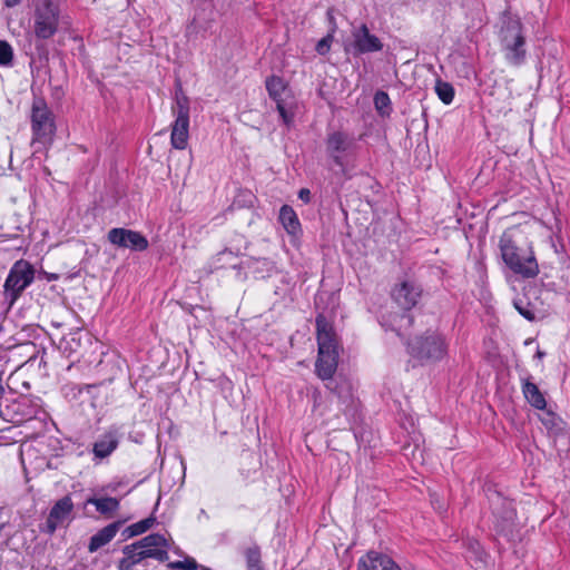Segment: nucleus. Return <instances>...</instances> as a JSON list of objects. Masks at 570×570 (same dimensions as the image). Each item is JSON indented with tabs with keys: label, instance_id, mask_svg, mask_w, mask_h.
<instances>
[{
	"label": "nucleus",
	"instance_id": "1",
	"mask_svg": "<svg viewBox=\"0 0 570 570\" xmlns=\"http://www.w3.org/2000/svg\"><path fill=\"white\" fill-rule=\"evenodd\" d=\"M422 287L415 281L405 279L395 284L391 292L392 299L403 309V314L396 315L393 320V330L399 336L413 325V316L409 313L415 307L422 296Z\"/></svg>",
	"mask_w": 570,
	"mask_h": 570
},
{
	"label": "nucleus",
	"instance_id": "2",
	"mask_svg": "<svg viewBox=\"0 0 570 570\" xmlns=\"http://www.w3.org/2000/svg\"><path fill=\"white\" fill-rule=\"evenodd\" d=\"M501 45L505 60L512 66L525 61L527 48L523 26L518 18L509 17L501 29Z\"/></svg>",
	"mask_w": 570,
	"mask_h": 570
},
{
	"label": "nucleus",
	"instance_id": "3",
	"mask_svg": "<svg viewBox=\"0 0 570 570\" xmlns=\"http://www.w3.org/2000/svg\"><path fill=\"white\" fill-rule=\"evenodd\" d=\"M407 352L422 364L435 363L446 355L448 343L442 334L428 331L407 343Z\"/></svg>",
	"mask_w": 570,
	"mask_h": 570
},
{
	"label": "nucleus",
	"instance_id": "4",
	"mask_svg": "<svg viewBox=\"0 0 570 570\" xmlns=\"http://www.w3.org/2000/svg\"><path fill=\"white\" fill-rule=\"evenodd\" d=\"M171 110L176 119L171 128L170 142L174 148L183 150L187 147L189 136V99L180 83L176 87Z\"/></svg>",
	"mask_w": 570,
	"mask_h": 570
},
{
	"label": "nucleus",
	"instance_id": "5",
	"mask_svg": "<svg viewBox=\"0 0 570 570\" xmlns=\"http://www.w3.org/2000/svg\"><path fill=\"white\" fill-rule=\"evenodd\" d=\"M266 89L269 97L275 101L283 122L289 127L294 121L297 107L296 99L291 89L281 77L276 76L266 79Z\"/></svg>",
	"mask_w": 570,
	"mask_h": 570
},
{
	"label": "nucleus",
	"instance_id": "6",
	"mask_svg": "<svg viewBox=\"0 0 570 570\" xmlns=\"http://www.w3.org/2000/svg\"><path fill=\"white\" fill-rule=\"evenodd\" d=\"M33 279L35 268L29 262L20 259L12 265L3 285L4 298L9 306L16 303Z\"/></svg>",
	"mask_w": 570,
	"mask_h": 570
},
{
	"label": "nucleus",
	"instance_id": "7",
	"mask_svg": "<svg viewBox=\"0 0 570 570\" xmlns=\"http://www.w3.org/2000/svg\"><path fill=\"white\" fill-rule=\"evenodd\" d=\"M542 288L535 284H527L522 292L513 298L518 313L529 322L544 317L546 308L541 298Z\"/></svg>",
	"mask_w": 570,
	"mask_h": 570
},
{
	"label": "nucleus",
	"instance_id": "8",
	"mask_svg": "<svg viewBox=\"0 0 570 570\" xmlns=\"http://www.w3.org/2000/svg\"><path fill=\"white\" fill-rule=\"evenodd\" d=\"M500 249L504 263L514 273L523 277H534L538 274L539 268L534 256H521L512 239L505 235L500 240Z\"/></svg>",
	"mask_w": 570,
	"mask_h": 570
},
{
	"label": "nucleus",
	"instance_id": "9",
	"mask_svg": "<svg viewBox=\"0 0 570 570\" xmlns=\"http://www.w3.org/2000/svg\"><path fill=\"white\" fill-rule=\"evenodd\" d=\"M59 9L51 0H40L35 9L33 31L39 39L51 38L58 29Z\"/></svg>",
	"mask_w": 570,
	"mask_h": 570
},
{
	"label": "nucleus",
	"instance_id": "10",
	"mask_svg": "<svg viewBox=\"0 0 570 570\" xmlns=\"http://www.w3.org/2000/svg\"><path fill=\"white\" fill-rule=\"evenodd\" d=\"M488 498L492 513L495 518V528L504 535L510 534L515 519V511L512 507V502L503 498L497 491H491Z\"/></svg>",
	"mask_w": 570,
	"mask_h": 570
},
{
	"label": "nucleus",
	"instance_id": "11",
	"mask_svg": "<svg viewBox=\"0 0 570 570\" xmlns=\"http://www.w3.org/2000/svg\"><path fill=\"white\" fill-rule=\"evenodd\" d=\"M124 557L118 561V570H132L137 564L147 558H153L159 562L168 560L169 556L165 549L139 550L134 543L122 548Z\"/></svg>",
	"mask_w": 570,
	"mask_h": 570
},
{
	"label": "nucleus",
	"instance_id": "12",
	"mask_svg": "<svg viewBox=\"0 0 570 570\" xmlns=\"http://www.w3.org/2000/svg\"><path fill=\"white\" fill-rule=\"evenodd\" d=\"M31 124L38 139L48 138L55 131L52 112L42 98H35L32 102Z\"/></svg>",
	"mask_w": 570,
	"mask_h": 570
},
{
	"label": "nucleus",
	"instance_id": "13",
	"mask_svg": "<svg viewBox=\"0 0 570 570\" xmlns=\"http://www.w3.org/2000/svg\"><path fill=\"white\" fill-rule=\"evenodd\" d=\"M73 511V502L70 495H65L59 499L50 509L49 515L46 520L43 532L53 534L58 527L62 525L65 521L70 520Z\"/></svg>",
	"mask_w": 570,
	"mask_h": 570
},
{
	"label": "nucleus",
	"instance_id": "14",
	"mask_svg": "<svg viewBox=\"0 0 570 570\" xmlns=\"http://www.w3.org/2000/svg\"><path fill=\"white\" fill-rule=\"evenodd\" d=\"M108 240L122 248H130L132 250H145L148 247L147 238L139 232L126 228H112L108 233Z\"/></svg>",
	"mask_w": 570,
	"mask_h": 570
},
{
	"label": "nucleus",
	"instance_id": "15",
	"mask_svg": "<svg viewBox=\"0 0 570 570\" xmlns=\"http://www.w3.org/2000/svg\"><path fill=\"white\" fill-rule=\"evenodd\" d=\"M11 412V421L14 423H22L33 419H39L40 414H46L41 405L27 396H20L11 405L7 407Z\"/></svg>",
	"mask_w": 570,
	"mask_h": 570
},
{
	"label": "nucleus",
	"instance_id": "16",
	"mask_svg": "<svg viewBox=\"0 0 570 570\" xmlns=\"http://www.w3.org/2000/svg\"><path fill=\"white\" fill-rule=\"evenodd\" d=\"M354 147L355 139L346 132L334 131L327 136L326 151L340 167H343L342 155L351 151Z\"/></svg>",
	"mask_w": 570,
	"mask_h": 570
},
{
	"label": "nucleus",
	"instance_id": "17",
	"mask_svg": "<svg viewBox=\"0 0 570 570\" xmlns=\"http://www.w3.org/2000/svg\"><path fill=\"white\" fill-rule=\"evenodd\" d=\"M352 36L355 55L377 52L383 49L382 41L375 35H372L364 23L353 30Z\"/></svg>",
	"mask_w": 570,
	"mask_h": 570
},
{
	"label": "nucleus",
	"instance_id": "18",
	"mask_svg": "<svg viewBox=\"0 0 570 570\" xmlns=\"http://www.w3.org/2000/svg\"><path fill=\"white\" fill-rule=\"evenodd\" d=\"M318 352H338V342L332 324L324 314H318L315 320Z\"/></svg>",
	"mask_w": 570,
	"mask_h": 570
},
{
	"label": "nucleus",
	"instance_id": "19",
	"mask_svg": "<svg viewBox=\"0 0 570 570\" xmlns=\"http://www.w3.org/2000/svg\"><path fill=\"white\" fill-rule=\"evenodd\" d=\"M357 570H401L387 556L376 551H368L357 563Z\"/></svg>",
	"mask_w": 570,
	"mask_h": 570
},
{
	"label": "nucleus",
	"instance_id": "20",
	"mask_svg": "<svg viewBox=\"0 0 570 570\" xmlns=\"http://www.w3.org/2000/svg\"><path fill=\"white\" fill-rule=\"evenodd\" d=\"M338 352H318L315 370L320 379L330 380L337 368Z\"/></svg>",
	"mask_w": 570,
	"mask_h": 570
},
{
	"label": "nucleus",
	"instance_id": "21",
	"mask_svg": "<svg viewBox=\"0 0 570 570\" xmlns=\"http://www.w3.org/2000/svg\"><path fill=\"white\" fill-rule=\"evenodd\" d=\"M122 523V521L112 522L94 534L88 544L89 552H96L98 549L109 543L115 538Z\"/></svg>",
	"mask_w": 570,
	"mask_h": 570
},
{
	"label": "nucleus",
	"instance_id": "22",
	"mask_svg": "<svg viewBox=\"0 0 570 570\" xmlns=\"http://www.w3.org/2000/svg\"><path fill=\"white\" fill-rule=\"evenodd\" d=\"M119 440L115 432L102 434L92 445V453L98 459L108 458L118 446Z\"/></svg>",
	"mask_w": 570,
	"mask_h": 570
},
{
	"label": "nucleus",
	"instance_id": "23",
	"mask_svg": "<svg viewBox=\"0 0 570 570\" xmlns=\"http://www.w3.org/2000/svg\"><path fill=\"white\" fill-rule=\"evenodd\" d=\"M279 220L285 230L293 236L301 234V223L294 209L289 205H283L279 210Z\"/></svg>",
	"mask_w": 570,
	"mask_h": 570
},
{
	"label": "nucleus",
	"instance_id": "24",
	"mask_svg": "<svg viewBox=\"0 0 570 570\" xmlns=\"http://www.w3.org/2000/svg\"><path fill=\"white\" fill-rule=\"evenodd\" d=\"M522 392L525 400L535 409L544 410L547 402L537 386V384L532 383L529 379L522 380Z\"/></svg>",
	"mask_w": 570,
	"mask_h": 570
},
{
	"label": "nucleus",
	"instance_id": "25",
	"mask_svg": "<svg viewBox=\"0 0 570 570\" xmlns=\"http://www.w3.org/2000/svg\"><path fill=\"white\" fill-rule=\"evenodd\" d=\"M86 504H92L96 507L97 511L107 517H112V514L119 509V500L112 497L105 498H89L86 501Z\"/></svg>",
	"mask_w": 570,
	"mask_h": 570
},
{
	"label": "nucleus",
	"instance_id": "26",
	"mask_svg": "<svg viewBox=\"0 0 570 570\" xmlns=\"http://www.w3.org/2000/svg\"><path fill=\"white\" fill-rule=\"evenodd\" d=\"M134 544L139 550H147V549H165L166 550V548L168 546L166 538L159 533L148 534L145 538L134 542Z\"/></svg>",
	"mask_w": 570,
	"mask_h": 570
},
{
	"label": "nucleus",
	"instance_id": "27",
	"mask_svg": "<svg viewBox=\"0 0 570 570\" xmlns=\"http://www.w3.org/2000/svg\"><path fill=\"white\" fill-rule=\"evenodd\" d=\"M244 558L248 570H263L262 553L258 544L253 543L244 550Z\"/></svg>",
	"mask_w": 570,
	"mask_h": 570
},
{
	"label": "nucleus",
	"instance_id": "28",
	"mask_svg": "<svg viewBox=\"0 0 570 570\" xmlns=\"http://www.w3.org/2000/svg\"><path fill=\"white\" fill-rule=\"evenodd\" d=\"M155 522H156V518L150 515L144 520H140V521L127 527L124 531V534L127 538H132V537L142 534L146 531H148L154 525Z\"/></svg>",
	"mask_w": 570,
	"mask_h": 570
},
{
	"label": "nucleus",
	"instance_id": "29",
	"mask_svg": "<svg viewBox=\"0 0 570 570\" xmlns=\"http://www.w3.org/2000/svg\"><path fill=\"white\" fill-rule=\"evenodd\" d=\"M435 92L443 104L449 105L453 101L454 88L451 83L439 79L435 83Z\"/></svg>",
	"mask_w": 570,
	"mask_h": 570
},
{
	"label": "nucleus",
	"instance_id": "30",
	"mask_svg": "<svg viewBox=\"0 0 570 570\" xmlns=\"http://www.w3.org/2000/svg\"><path fill=\"white\" fill-rule=\"evenodd\" d=\"M374 105L381 116H389L392 111L391 99L385 91L379 90L374 95Z\"/></svg>",
	"mask_w": 570,
	"mask_h": 570
},
{
	"label": "nucleus",
	"instance_id": "31",
	"mask_svg": "<svg viewBox=\"0 0 570 570\" xmlns=\"http://www.w3.org/2000/svg\"><path fill=\"white\" fill-rule=\"evenodd\" d=\"M13 60L12 47L6 40H0V65L10 66Z\"/></svg>",
	"mask_w": 570,
	"mask_h": 570
},
{
	"label": "nucleus",
	"instance_id": "32",
	"mask_svg": "<svg viewBox=\"0 0 570 570\" xmlns=\"http://www.w3.org/2000/svg\"><path fill=\"white\" fill-rule=\"evenodd\" d=\"M542 424L550 431L558 433L561 431L559 419L552 413L548 412L544 417L541 419Z\"/></svg>",
	"mask_w": 570,
	"mask_h": 570
},
{
	"label": "nucleus",
	"instance_id": "33",
	"mask_svg": "<svg viewBox=\"0 0 570 570\" xmlns=\"http://www.w3.org/2000/svg\"><path fill=\"white\" fill-rule=\"evenodd\" d=\"M168 567L175 570H196L198 564L195 559H185L184 561L170 562Z\"/></svg>",
	"mask_w": 570,
	"mask_h": 570
},
{
	"label": "nucleus",
	"instance_id": "34",
	"mask_svg": "<svg viewBox=\"0 0 570 570\" xmlns=\"http://www.w3.org/2000/svg\"><path fill=\"white\" fill-rule=\"evenodd\" d=\"M332 40H333V36L332 35H327L326 37L322 38L317 43H316V51L317 53L320 55H326L330 49H331V43H332Z\"/></svg>",
	"mask_w": 570,
	"mask_h": 570
},
{
	"label": "nucleus",
	"instance_id": "35",
	"mask_svg": "<svg viewBox=\"0 0 570 570\" xmlns=\"http://www.w3.org/2000/svg\"><path fill=\"white\" fill-rule=\"evenodd\" d=\"M468 551L472 553L476 560L482 561L483 550L478 541L470 540L468 543Z\"/></svg>",
	"mask_w": 570,
	"mask_h": 570
},
{
	"label": "nucleus",
	"instance_id": "36",
	"mask_svg": "<svg viewBox=\"0 0 570 570\" xmlns=\"http://www.w3.org/2000/svg\"><path fill=\"white\" fill-rule=\"evenodd\" d=\"M298 198L303 200L305 204L309 203L311 200V191L307 188H302L298 191Z\"/></svg>",
	"mask_w": 570,
	"mask_h": 570
},
{
	"label": "nucleus",
	"instance_id": "37",
	"mask_svg": "<svg viewBox=\"0 0 570 570\" xmlns=\"http://www.w3.org/2000/svg\"><path fill=\"white\" fill-rule=\"evenodd\" d=\"M21 0H4L7 7L11 8L20 3Z\"/></svg>",
	"mask_w": 570,
	"mask_h": 570
},
{
	"label": "nucleus",
	"instance_id": "38",
	"mask_svg": "<svg viewBox=\"0 0 570 570\" xmlns=\"http://www.w3.org/2000/svg\"><path fill=\"white\" fill-rule=\"evenodd\" d=\"M544 355H546V353H544L543 351H541V350H537V353H535V355H534V356H535L537 358L541 360V358H543V357H544Z\"/></svg>",
	"mask_w": 570,
	"mask_h": 570
},
{
	"label": "nucleus",
	"instance_id": "39",
	"mask_svg": "<svg viewBox=\"0 0 570 570\" xmlns=\"http://www.w3.org/2000/svg\"><path fill=\"white\" fill-rule=\"evenodd\" d=\"M199 570H212V569L206 568V567H202Z\"/></svg>",
	"mask_w": 570,
	"mask_h": 570
}]
</instances>
